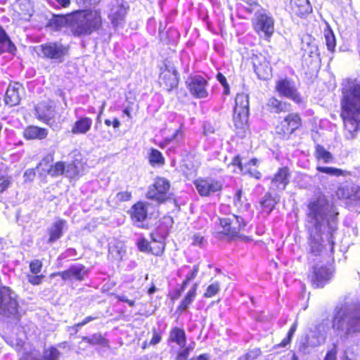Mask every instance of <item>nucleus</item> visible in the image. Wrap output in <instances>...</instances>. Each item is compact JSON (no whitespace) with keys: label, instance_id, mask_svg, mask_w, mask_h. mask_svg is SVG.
<instances>
[{"label":"nucleus","instance_id":"a878e982","mask_svg":"<svg viewBox=\"0 0 360 360\" xmlns=\"http://www.w3.org/2000/svg\"><path fill=\"white\" fill-rule=\"evenodd\" d=\"M169 343H175L181 349L186 347V335L183 328L179 327L172 328L169 334Z\"/></svg>","mask_w":360,"mask_h":360},{"label":"nucleus","instance_id":"f704fd0d","mask_svg":"<svg viewBox=\"0 0 360 360\" xmlns=\"http://www.w3.org/2000/svg\"><path fill=\"white\" fill-rule=\"evenodd\" d=\"M136 245L139 251L143 252H151L155 255H161L164 250V245L162 243H160L157 248H152L150 246L148 241L143 237L137 239Z\"/></svg>","mask_w":360,"mask_h":360},{"label":"nucleus","instance_id":"7c9ffc66","mask_svg":"<svg viewBox=\"0 0 360 360\" xmlns=\"http://www.w3.org/2000/svg\"><path fill=\"white\" fill-rule=\"evenodd\" d=\"M266 107L271 112L280 113L290 110L291 105L287 102L279 101L275 97H271L268 99Z\"/></svg>","mask_w":360,"mask_h":360},{"label":"nucleus","instance_id":"f257e3e1","mask_svg":"<svg viewBox=\"0 0 360 360\" xmlns=\"http://www.w3.org/2000/svg\"><path fill=\"white\" fill-rule=\"evenodd\" d=\"M338 215L336 207L326 196L319 195L309 201L307 212L309 260L314 261L315 257L322 255L325 247L323 236H326L333 251Z\"/></svg>","mask_w":360,"mask_h":360},{"label":"nucleus","instance_id":"4be33fe9","mask_svg":"<svg viewBox=\"0 0 360 360\" xmlns=\"http://www.w3.org/2000/svg\"><path fill=\"white\" fill-rule=\"evenodd\" d=\"M147 205L143 202H138L131 209V218L133 223L138 227L143 228V222L147 219Z\"/></svg>","mask_w":360,"mask_h":360},{"label":"nucleus","instance_id":"2eb2a0df","mask_svg":"<svg viewBox=\"0 0 360 360\" xmlns=\"http://www.w3.org/2000/svg\"><path fill=\"white\" fill-rule=\"evenodd\" d=\"M89 269L82 264L71 265L67 270L60 271L51 275V276H60L63 281L75 280L82 281L88 276Z\"/></svg>","mask_w":360,"mask_h":360},{"label":"nucleus","instance_id":"3c124183","mask_svg":"<svg viewBox=\"0 0 360 360\" xmlns=\"http://www.w3.org/2000/svg\"><path fill=\"white\" fill-rule=\"evenodd\" d=\"M314 348V347L309 345V341L306 338L301 340L298 345V352L303 354L311 353Z\"/></svg>","mask_w":360,"mask_h":360},{"label":"nucleus","instance_id":"2f4dec72","mask_svg":"<svg viewBox=\"0 0 360 360\" xmlns=\"http://www.w3.org/2000/svg\"><path fill=\"white\" fill-rule=\"evenodd\" d=\"M48 135V130L36 126L27 127L23 131L24 137L27 140L44 139Z\"/></svg>","mask_w":360,"mask_h":360},{"label":"nucleus","instance_id":"aec40b11","mask_svg":"<svg viewBox=\"0 0 360 360\" xmlns=\"http://www.w3.org/2000/svg\"><path fill=\"white\" fill-rule=\"evenodd\" d=\"M73 21L74 13L66 15H53L49 20L47 26L53 31H58L63 27H68L72 32Z\"/></svg>","mask_w":360,"mask_h":360},{"label":"nucleus","instance_id":"6ab92c4d","mask_svg":"<svg viewBox=\"0 0 360 360\" xmlns=\"http://www.w3.org/2000/svg\"><path fill=\"white\" fill-rule=\"evenodd\" d=\"M68 229V222L63 219H56L47 229L48 243L52 244L59 240Z\"/></svg>","mask_w":360,"mask_h":360},{"label":"nucleus","instance_id":"680f3d73","mask_svg":"<svg viewBox=\"0 0 360 360\" xmlns=\"http://www.w3.org/2000/svg\"><path fill=\"white\" fill-rule=\"evenodd\" d=\"M97 319H98V317L96 316H86L82 322L75 324L72 327V328L75 329V332L77 333L79 328L84 326V325L87 324L88 323H89V322H91L92 321H94V320H96Z\"/></svg>","mask_w":360,"mask_h":360},{"label":"nucleus","instance_id":"b1692460","mask_svg":"<svg viewBox=\"0 0 360 360\" xmlns=\"http://www.w3.org/2000/svg\"><path fill=\"white\" fill-rule=\"evenodd\" d=\"M22 89V85L19 83L9 84L4 98L6 104L9 106L18 105L21 99L20 91Z\"/></svg>","mask_w":360,"mask_h":360},{"label":"nucleus","instance_id":"052dcab7","mask_svg":"<svg viewBox=\"0 0 360 360\" xmlns=\"http://www.w3.org/2000/svg\"><path fill=\"white\" fill-rule=\"evenodd\" d=\"M131 198V194L129 191H122L119 192L116 195V200L117 202H126L129 201Z\"/></svg>","mask_w":360,"mask_h":360},{"label":"nucleus","instance_id":"e2e57ef3","mask_svg":"<svg viewBox=\"0 0 360 360\" xmlns=\"http://www.w3.org/2000/svg\"><path fill=\"white\" fill-rule=\"evenodd\" d=\"M192 242L191 244L193 245L203 247L205 243V238L201 235L197 233L194 234L191 238Z\"/></svg>","mask_w":360,"mask_h":360},{"label":"nucleus","instance_id":"0e129e2a","mask_svg":"<svg viewBox=\"0 0 360 360\" xmlns=\"http://www.w3.org/2000/svg\"><path fill=\"white\" fill-rule=\"evenodd\" d=\"M44 277L43 275H27V280L32 285H39L41 283Z\"/></svg>","mask_w":360,"mask_h":360},{"label":"nucleus","instance_id":"4468645a","mask_svg":"<svg viewBox=\"0 0 360 360\" xmlns=\"http://www.w3.org/2000/svg\"><path fill=\"white\" fill-rule=\"evenodd\" d=\"M186 85L191 94L197 98H205L208 96L207 81L200 75L190 77Z\"/></svg>","mask_w":360,"mask_h":360},{"label":"nucleus","instance_id":"ea45409f","mask_svg":"<svg viewBox=\"0 0 360 360\" xmlns=\"http://www.w3.org/2000/svg\"><path fill=\"white\" fill-rule=\"evenodd\" d=\"M43 170L53 177L64 175L65 162L61 161L57 162L55 164L50 165L49 168H43Z\"/></svg>","mask_w":360,"mask_h":360},{"label":"nucleus","instance_id":"72a5a7b5","mask_svg":"<svg viewBox=\"0 0 360 360\" xmlns=\"http://www.w3.org/2000/svg\"><path fill=\"white\" fill-rule=\"evenodd\" d=\"M15 51V44L11 41L6 31L0 27V53H14Z\"/></svg>","mask_w":360,"mask_h":360},{"label":"nucleus","instance_id":"39448f33","mask_svg":"<svg viewBox=\"0 0 360 360\" xmlns=\"http://www.w3.org/2000/svg\"><path fill=\"white\" fill-rule=\"evenodd\" d=\"M242 221L243 219L235 214L217 218L215 221L216 237L221 238L223 236L229 238L238 236L242 227Z\"/></svg>","mask_w":360,"mask_h":360},{"label":"nucleus","instance_id":"1a4fd4ad","mask_svg":"<svg viewBox=\"0 0 360 360\" xmlns=\"http://www.w3.org/2000/svg\"><path fill=\"white\" fill-rule=\"evenodd\" d=\"M18 307L15 294L8 288H0V314L8 317H16Z\"/></svg>","mask_w":360,"mask_h":360},{"label":"nucleus","instance_id":"dca6fc26","mask_svg":"<svg viewBox=\"0 0 360 360\" xmlns=\"http://www.w3.org/2000/svg\"><path fill=\"white\" fill-rule=\"evenodd\" d=\"M339 199L358 201L360 200V187L352 181L341 184L336 191Z\"/></svg>","mask_w":360,"mask_h":360},{"label":"nucleus","instance_id":"cd10ccee","mask_svg":"<svg viewBox=\"0 0 360 360\" xmlns=\"http://www.w3.org/2000/svg\"><path fill=\"white\" fill-rule=\"evenodd\" d=\"M253 65L255 72L260 79L266 80L271 77V68L264 58L262 60H255Z\"/></svg>","mask_w":360,"mask_h":360},{"label":"nucleus","instance_id":"c9c22d12","mask_svg":"<svg viewBox=\"0 0 360 360\" xmlns=\"http://www.w3.org/2000/svg\"><path fill=\"white\" fill-rule=\"evenodd\" d=\"M341 360H360V346L357 344H350L345 347Z\"/></svg>","mask_w":360,"mask_h":360},{"label":"nucleus","instance_id":"423d86ee","mask_svg":"<svg viewBox=\"0 0 360 360\" xmlns=\"http://www.w3.org/2000/svg\"><path fill=\"white\" fill-rule=\"evenodd\" d=\"M40 50L43 58L62 63L69 55L70 46L61 41H49L40 45Z\"/></svg>","mask_w":360,"mask_h":360},{"label":"nucleus","instance_id":"5fc2aeb1","mask_svg":"<svg viewBox=\"0 0 360 360\" xmlns=\"http://www.w3.org/2000/svg\"><path fill=\"white\" fill-rule=\"evenodd\" d=\"M297 323L295 321L290 327V328L288 333L287 337L285 338L281 342L280 345L281 347H284L290 343L292 336L294 335V334L297 330Z\"/></svg>","mask_w":360,"mask_h":360},{"label":"nucleus","instance_id":"79ce46f5","mask_svg":"<svg viewBox=\"0 0 360 360\" xmlns=\"http://www.w3.org/2000/svg\"><path fill=\"white\" fill-rule=\"evenodd\" d=\"M249 110V97L245 94H238L235 98L234 110Z\"/></svg>","mask_w":360,"mask_h":360},{"label":"nucleus","instance_id":"a18cd8bd","mask_svg":"<svg viewBox=\"0 0 360 360\" xmlns=\"http://www.w3.org/2000/svg\"><path fill=\"white\" fill-rule=\"evenodd\" d=\"M276 202L271 195L266 193L260 201V205L264 212L269 214L274 208Z\"/></svg>","mask_w":360,"mask_h":360},{"label":"nucleus","instance_id":"603ef678","mask_svg":"<svg viewBox=\"0 0 360 360\" xmlns=\"http://www.w3.org/2000/svg\"><path fill=\"white\" fill-rule=\"evenodd\" d=\"M261 354L259 348H254L249 350L239 358V360H255Z\"/></svg>","mask_w":360,"mask_h":360},{"label":"nucleus","instance_id":"7ed1b4c3","mask_svg":"<svg viewBox=\"0 0 360 360\" xmlns=\"http://www.w3.org/2000/svg\"><path fill=\"white\" fill-rule=\"evenodd\" d=\"M333 328L344 334L360 331V304H347L337 307Z\"/></svg>","mask_w":360,"mask_h":360},{"label":"nucleus","instance_id":"393cba45","mask_svg":"<svg viewBox=\"0 0 360 360\" xmlns=\"http://www.w3.org/2000/svg\"><path fill=\"white\" fill-rule=\"evenodd\" d=\"M59 356V351L54 347H51L45 350L41 357H39L35 352H31L24 353L20 360H58Z\"/></svg>","mask_w":360,"mask_h":360},{"label":"nucleus","instance_id":"5701e85b","mask_svg":"<svg viewBox=\"0 0 360 360\" xmlns=\"http://www.w3.org/2000/svg\"><path fill=\"white\" fill-rule=\"evenodd\" d=\"M160 78L169 91L176 88L179 84L178 72L174 67L166 65L165 70L160 75Z\"/></svg>","mask_w":360,"mask_h":360},{"label":"nucleus","instance_id":"338daca9","mask_svg":"<svg viewBox=\"0 0 360 360\" xmlns=\"http://www.w3.org/2000/svg\"><path fill=\"white\" fill-rule=\"evenodd\" d=\"M183 137H184L183 132L181 131V129H179L175 131V133L170 138H167V140L169 141H172L175 140V141H176V142H179L180 141H181L183 139Z\"/></svg>","mask_w":360,"mask_h":360},{"label":"nucleus","instance_id":"49530a36","mask_svg":"<svg viewBox=\"0 0 360 360\" xmlns=\"http://www.w3.org/2000/svg\"><path fill=\"white\" fill-rule=\"evenodd\" d=\"M149 162L151 165H162L165 163V159L162 154L157 149H152L149 156Z\"/></svg>","mask_w":360,"mask_h":360},{"label":"nucleus","instance_id":"58836bf2","mask_svg":"<svg viewBox=\"0 0 360 360\" xmlns=\"http://www.w3.org/2000/svg\"><path fill=\"white\" fill-rule=\"evenodd\" d=\"M314 155L318 161L323 163H330L333 160V155L321 145L316 146Z\"/></svg>","mask_w":360,"mask_h":360},{"label":"nucleus","instance_id":"13d9d810","mask_svg":"<svg viewBox=\"0 0 360 360\" xmlns=\"http://www.w3.org/2000/svg\"><path fill=\"white\" fill-rule=\"evenodd\" d=\"M77 253L75 249L68 248L64 252L60 254L58 257V259L63 260L66 259H73L77 256Z\"/></svg>","mask_w":360,"mask_h":360},{"label":"nucleus","instance_id":"f8f14e48","mask_svg":"<svg viewBox=\"0 0 360 360\" xmlns=\"http://www.w3.org/2000/svg\"><path fill=\"white\" fill-rule=\"evenodd\" d=\"M301 118L297 113L288 115L276 127V133L282 139H288L301 126Z\"/></svg>","mask_w":360,"mask_h":360},{"label":"nucleus","instance_id":"0eeeda50","mask_svg":"<svg viewBox=\"0 0 360 360\" xmlns=\"http://www.w3.org/2000/svg\"><path fill=\"white\" fill-rule=\"evenodd\" d=\"M169 181L163 177H157L148 189L146 198L158 203L165 202L169 197Z\"/></svg>","mask_w":360,"mask_h":360},{"label":"nucleus","instance_id":"a19ab883","mask_svg":"<svg viewBox=\"0 0 360 360\" xmlns=\"http://www.w3.org/2000/svg\"><path fill=\"white\" fill-rule=\"evenodd\" d=\"M81 175V169L77 160L65 164L64 176L70 179H75Z\"/></svg>","mask_w":360,"mask_h":360},{"label":"nucleus","instance_id":"6e6d98bb","mask_svg":"<svg viewBox=\"0 0 360 360\" xmlns=\"http://www.w3.org/2000/svg\"><path fill=\"white\" fill-rule=\"evenodd\" d=\"M297 323L295 321L290 327V328L288 333L287 337L285 338L281 342L280 345L281 347H284L290 343L292 336L294 335V334L297 330Z\"/></svg>","mask_w":360,"mask_h":360},{"label":"nucleus","instance_id":"c85d7f7f","mask_svg":"<svg viewBox=\"0 0 360 360\" xmlns=\"http://www.w3.org/2000/svg\"><path fill=\"white\" fill-rule=\"evenodd\" d=\"M291 8L295 15L300 17H303L312 11L309 0H292Z\"/></svg>","mask_w":360,"mask_h":360},{"label":"nucleus","instance_id":"473e14b6","mask_svg":"<svg viewBox=\"0 0 360 360\" xmlns=\"http://www.w3.org/2000/svg\"><path fill=\"white\" fill-rule=\"evenodd\" d=\"M35 110L37 118L46 124L54 117V110L47 105L41 103L36 106Z\"/></svg>","mask_w":360,"mask_h":360},{"label":"nucleus","instance_id":"37998d69","mask_svg":"<svg viewBox=\"0 0 360 360\" xmlns=\"http://www.w3.org/2000/svg\"><path fill=\"white\" fill-rule=\"evenodd\" d=\"M316 169L321 173H325L330 176H342L346 177L350 175V173L346 170L331 167H321L317 166Z\"/></svg>","mask_w":360,"mask_h":360},{"label":"nucleus","instance_id":"20e7f679","mask_svg":"<svg viewBox=\"0 0 360 360\" xmlns=\"http://www.w3.org/2000/svg\"><path fill=\"white\" fill-rule=\"evenodd\" d=\"M103 20L100 11L83 10L74 12L72 34L75 37L90 35L102 27Z\"/></svg>","mask_w":360,"mask_h":360},{"label":"nucleus","instance_id":"9d476101","mask_svg":"<svg viewBox=\"0 0 360 360\" xmlns=\"http://www.w3.org/2000/svg\"><path fill=\"white\" fill-rule=\"evenodd\" d=\"M255 32L266 41H269L274 32L273 18L264 13H256L252 20Z\"/></svg>","mask_w":360,"mask_h":360},{"label":"nucleus","instance_id":"864d4df0","mask_svg":"<svg viewBox=\"0 0 360 360\" xmlns=\"http://www.w3.org/2000/svg\"><path fill=\"white\" fill-rule=\"evenodd\" d=\"M297 323L295 321L290 327V328L288 333L287 337L285 338L281 342L280 345L281 347H284L290 343L292 336L294 335V334L297 330Z\"/></svg>","mask_w":360,"mask_h":360},{"label":"nucleus","instance_id":"09e8293b","mask_svg":"<svg viewBox=\"0 0 360 360\" xmlns=\"http://www.w3.org/2000/svg\"><path fill=\"white\" fill-rule=\"evenodd\" d=\"M195 342H191L185 348L181 349L174 360H187L190 353L194 349Z\"/></svg>","mask_w":360,"mask_h":360},{"label":"nucleus","instance_id":"bf43d9fd","mask_svg":"<svg viewBox=\"0 0 360 360\" xmlns=\"http://www.w3.org/2000/svg\"><path fill=\"white\" fill-rule=\"evenodd\" d=\"M53 159H54V158H53V153L48 154L41 160V162L38 164L37 168L39 169V168L42 167V169H43L44 168L43 167H46L47 168H49V164L53 162Z\"/></svg>","mask_w":360,"mask_h":360},{"label":"nucleus","instance_id":"a211bd4d","mask_svg":"<svg viewBox=\"0 0 360 360\" xmlns=\"http://www.w3.org/2000/svg\"><path fill=\"white\" fill-rule=\"evenodd\" d=\"M258 163V160L256 158H252L249 160L247 163H243L242 162V159L239 155L235 156L231 165L233 167H236V169H233L234 172L239 173L241 172L244 174H250L252 176H254L256 179H259L261 176V174L256 169H252L251 166H256Z\"/></svg>","mask_w":360,"mask_h":360},{"label":"nucleus","instance_id":"69168bd1","mask_svg":"<svg viewBox=\"0 0 360 360\" xmlns=\"http://www.w3.org/2000/svg\"><path fill=\"white\" fill-rule=\"evenodd\" d=\"M87 339L91 344L94 345H102L105 340L101 334H94Z\"/></svg>","mask_w":360,"mask_h":360},{"label":"nucleus","instance_id":"412c9836","mask_svg":"<svg viewBox=\"0 0 360 360\" xmlns=\"http://www.w3.org/2000/svg\"><path fill=\"white\" fill-rule=\"evenodd\" d=\"M290 174L286 167L281 168L271 181L270 189L273 191H283L289 184Z\"/></svg>","mask_w":360,"mask_h":360},{"label":"nucleus","instance_id":"c756f323","mask_svg":"<svg viewBox=\"0 0 360 360\" xmlns=\"http://www.w3.org/2000/svg\"><path fill=\"white\" fill-rule=\"evenodd\" d=\"M92 120L88 117H79L73 124L71 132L73 134H85L91 129Z\"/></svg>","mask_w":360,"mask_h":360},{"label":"nucleus","instance_id":"ddd939ff","mask_svg":"<svg viewBox=\"0 0 360 360\" xmlns=\"http://www.w3.org/2000/svg\"><path fill=\"white\" fill-rule=\"evenodd\" d=\"M276 90L281 96L292 100L296 103L302 102V98L295 84L289 79H279L276 84Z\"/></svg>","mask_w":360,"mask_h":360},{"label":"nucleus","instance_id":"8fccbe9b","mask_svg":"<svg viewBox=\"0 0 360 360\" xmlns=\"http://www.w3.org/2000/svg\"><path fill=\"white\" fill-rule=\"evenodd\" d=\"M220 290V285L218 282H214L210 285L205 290L203 296L205 297L210 298L214 296L219 292Z\"/></svg>","mask_w":360,"mask_h":360},{"label":"nucleus","instance_id":"6e6552de","mask_svg":"<svg viewBox=\"0 0 360 360\" xmlns=\"http://www.w3.org/2000/svg\"><path fill=\"white\" fill-rule=\"evenodd\" d=\"M109 18L115 30L122 28L125 23L127 6L124 0H111L109 4Z\"/></svg>","mask_w":360,"mask_h":360},{"label":"nucleus","instance_id":"c03bdc74","mask_svg":"<svg viewBox=\"0 0 360 360\" xmlns=\"http://www.w3.org/2000/svg\"><path fill=\"white\" fill-rule=\"evenodd\" d=\"M19 9L25 20H28L33 14L32 5L29 0H21L19 3Z\"/></svg>","mask_w":360,"mask_h":360},{"label":"nucleus","instance_id":"774afa93","mask_svg":"<svg viewBox=\"0 0 360 360\" xmlns=\"http://www.w3.org/2000/svg\"><path fill=\"white\" fill-rule=\"evenodd\" d=\"M198 271H199L198 266H196V265L194 266L193 267V269L187 274V276L186 277V280H187V281H189V282L193 280L196 277Z\"/></svg>","mask_w":360,"mask_h":360},{"label":"nucleus","instance_id":"f03ea898","mask_svg":"<svg viewBox=\"0 0 360 360\" xmlns=\"http://www.w3.org/2000/svg\"><path fill=\"white\" fill-rule=\"evenodd\" d=\"M342 117L346 137L353 139L360 129V82H355L343 92Z\"/></svg>","mask_w":360,"mask_h":360},{"label":"nucleus","instance_id":"f3484780","mask_svg":"<svg viewBox=\"0 0 360 360\" xmlns=\"http://www.w3.org/2000/svg\"><path fill=\"white\" fill-rule=\"evenodd\" d=\"M333 271L331 269L316 264L313 267L311 274V281L314 288H323L331 278Z\"/></svg>","mask_w":360,"mask_h":360},{"label":"nucleus","instance_id":"4c0bfd02","mask_svg":"<svg viewBox=\"0 0 360 360\" xmlns=\"http://www.w3.org/2000/svg\"><path fill=\"white\" fill-rule=\"evenodd\" d=\"M249 110H233V122L238 129H244L248 120Z\"/></svg>","mask_w":360,"mask_h":360},{"label":"nucleus","instance_id":"e433bc0d","mask_svg":"<svg viewBox=\"0 0 360 360\" xmlns=\"http://www.w3.org/2000/svg\"><path fill=\"white\" fill-rule=\"evenodd\" d=\"M198 288V283H194L191 288L188 291L186 296L181 302L177 307V311H186L190 304L193 302L196 296V291Z\"/></svg>","mask_w":360,"mask_h":360},{"label":"nucleus","instance_id":"bb28decb","mask_svg":"<svg viewBox=\"0 0 360 360\" xmlns=\"http://www.w3.org/2000/svg\"><path fill=\"white\" fill-rule=\"evenodd\" d=\"M326 338L325 326L320 324L316 326L314 330H311L306 338L309 341V345L312 347H318L324 342Z\"/></svg>","mask_w":360,"mask_h":360},{"label":"nucleus","instance_id":"9b49d317","mask_svg":"<svg viewBox=\"0 0 360 360\" xmlns=\"http://www.w3.org/2000/svg\"><path fill=\"white\" fill-rule=\"evenodd\" d=\"M194 185L202 197H208L221 191L223 184L221 181L212 177L198 178L194 181Z\"/></svg>","mask_w":360,"mask_h":360},{"label":"nucleus","instance_id":"4d7b16f0","mask_svg":"<svg viewBox=\"0 0 360 360\" xmlns=\"http://www.w3.org/2000/svg\"><path fill=\"white\" fill-rule=\"evenodd\" d=\"M41 268L42 262L39 259H34L30 264V269L33 274H38L40 273Z\"/></svg>","mask_w":360,"mask_h":360},{"label":"nucleus","instance_id":"de8ad7c7","mask_svg":"<svg viewBox=\"0 0 360 360\" xmlns=\"http://www.w3.org/2000/svg\"><path fill=\"white\" fill-rule=\"evenodd\" d=\"M324 36L328 49L333 51L336 46V41L333 31L330 29L325 30Z\"/></svg>","mask_w":360,"mask_h":360}]
</instances>
